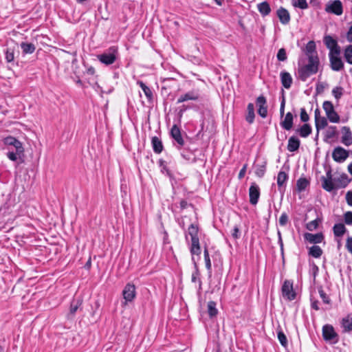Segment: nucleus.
Returning a JSON list of instances; mask_svg holds the SVG:
<instances>
[{
    "label": "nucleus",
    "instance_id": "47",
    "mask_svg": "<svg viewBox=\"0 0 352 352\" xmlns=\"http://www.w3.org/2000/svg\"><path fill=\"white\" fill-rule=\"evenodd\" d=\"M277 59L279 61H285L287 60V54L284 48H280L277 53Z\"/></svg>",
    "mask_w": 352,
    "mask_h": 352
},
{
    "label": "nucleus",
    "instance_id": "6",
    "mask_svg": "<svg viewBox=\"0 0 352 352\" xmlns=\"http://www.w3.org/2000/svg\"><path fill=\"white\" fill-rule=\"evenodd\" d=\"M325 11L340 16L343 12L342 3L340 0L331 1L326 5Z\"/></svg>",
    "mask_w": 352,
    "mask_h": 352
},
{
    "label": "nucleus",
    "instance_id": "29",
    "mask_svg": "<svg viewBox=\"0 0 352 352\" xmlns=\"http://www.w3.org/2000/svg\"><path fill=\"white\" fill-rule=\"evenodd\" d=\"M342 327L344 332H350L352 331V316L348 315L342 320Z\"/></svg>",
    "mask_w": 352,
    "mask_h": 352
},
{
    "label": "nucleus",
    "instance_id": "50",
    "mask_svg": "<svg viewBox=\"0 0 352 352\" xmlns=\"http://www.w3.org/2000/svg\"><path fill=\"white\" fill-rule=\"evenodd\" d=\"M289 221L288 215L286 212H283L279 218V224L281 226H285Z\"/></svg>",
    "mask_w": 352,
    "mask_h": 352
},
{
    "label": "nucleus",
    "instance_id": "13",
    "mask_svg": "<svg viewBox=\"0 0 352 352\" xmlns=\"http://www.w3.org/2000/svg\"><path fill=\"white\" fill-rule=\"evenodd\" d=\"M200 98V94L198 89H192L184 94L181 95L177 101V103H182L188 100H198Z\"/></svg>",
    "mask_w": 352,
    "mask_h": 352
},
{
    "label": "nucleus",
    "instance_id": "49",
    "mask_svg": "<svg viewBox=\"0 0 352 352\" xmlns=\"http://www.w3.org/2000/svg\"><path fill=\"white\" fill-rule=\"evenodd\" d=\"M344 221L346 225H352V212L347 211L344 214Z\"/></svg>",
    "mask_w": 352,
    "mask_h": 352
},
{
    "label": "nucleus",
    "instance_id": "14",
    "mask_svg": "<svg viewBox=\"0 0 352 352\" xmlns=\"http://www.w3.org/2000/svg\"><path fill=\"white\" fill-rule=\"evenodd\" d=\"M322 336L325 340L332 341L335 339L337 340L338 335L331 325L326 324L322 328ZM337 342V340H336L335 342Z\"/></svg>",
    "mask_w": 352,
    "mask_h": 352
},
{
    "label": "nucleus",
    "instance_id": "10",
    "mask_svg": "<svg viewBox=\"0 0 352 352\" xmlns=\"http://www.w3.org/2000/svg\"><path fill=\"white\" fill-rule=\"evenodd\" d=\"M170 135L174 141L176 142V147L181 149L185 144L184 138H182L180 129L174 124L170 129Z\"/></svg>",
    "mask_w": 352,
    "mask_h": 352
},
{
    "label": "nucleus",
    "instance_id": "38",
    "mask_svg": "<svg viewBox=\"0 0 352 352\" xmlns=\"http://www.w3.org/2000/svg\"><path fill=\"white\" fill-rule=\"evenodd\" d=\"M344 55L346 61L352 65V45L346 47Z\"/></svg>",
    "mask_w": 352,
    "mask_h": 352
},
{
    "label": "nucleus",
    "instance_id": "52",
    "mask_svg": "<svg viewBox=\"0 0 352 352\" xmlns=\"http://www.w3.org/2000/svg\"><path fill=\"white\" fill-rule=\"evenodd\" d=\"M318 226V222L317 219L313 220L307 224V229L313 231L316 230Z\"/></svg>",
    "mask_w": 352,
    "mask_h": 352
},
{
    "label": "nucleus",
    "instance_id": "41",
    "mask_svg": "<svg viewBox=\"0 0 352 352\" xmlns=\"http://www.w3.org/2000/svg\"><path fill=\"white\" fill-rule=\"evenodd\" d=\"M82 301L80 300H74L71 302L70 309H69V313L70 314L74 315L76 311L78 310V307L81 305Z\"/></svg>",
    "mask_w": 352,
    "mask_h": 352
},
{
    "label": "nucleus",
    "instance_id": "4",
    "mask_svg": "<svg viewBox=\"0 0 352 352\" xmlns=\"http://www.w3.org/2000/svg\"><path fill=\"white\" fill-rule=\"evenodd\" d=\"M324 111H325L327 119L333 123L340 122V116L334 109L333 104L330 101H324L322 104Z\"/></svg>",
    "mask_w": 352,
    "mask_h": 352
},
{
    "label": "nucleus",
    "instance_id": "9",
    "mask_svg": "<svg viewBox=\"0 0 352 352\" xmlns=\"http://www.w3.org/2000/svg\"><path fill=\"white\" fill-rule=\"evenodd\" d=\"M320 179L322 182V187L326 191L331 192L336 188L331 169H329L326 173V176L321 177Z\"/></svg>",
    "mask_w": 352,
    "mask_h": 352
},
{
    "label": "nucleus",
    "instance_id": "51",
    "mask_svg": "<svg viewBox=\"0 0 352 352\" xmlns=\"http://www.w3.org/2000/svg\"><path fill=\"white\" fill-rule=\"evenodd\" d=\"M318 292L324 303L329 304L330 302V299L324 290L322 288H320Z\"/></svg>",
    "mask_w": 352,
    "mask_h": 352
},
{
    "label": "nucleus",
    "instance_id": "43",
    "mask_svg": "<svg viewBox=\"0 0 352 352\" xmlns=\"http://www.w3.org/2000/svg\"><path fill=\"white\" fill-rule=\"evenodd\" d=\"M266 167L265 164H258L256 166L255 174L258 177H263L265 175Z\"/></svg>",
    "mask_w": 352,
    "mask_h": 352
},
{
    "label": "nucleus",
    "instance_id": "55",
    "mask_svg": "<svg viewBox=\"0 0 352 352\" xmlns=\"http://www.w3.org/2000/svg\"><path fill=\"white\" fill-rule=\"evenodd\" d=\"M191 280H192V282H193V283H195V282H197V280H199V283H201V280L199 279V272L197 266H195V270L192 274Z\"/></svg>",
    "mask_w": 352,
    "mask_h": 352
},
{
    "label": "nucleus",
    "instance_id": "27",
    "mask_svg": "<svg viewBox=\"0 0 352 352\" xmlns=\"http://www.w3.org/2000/svg\"><path fill=\"white\" fill-rule=\"evenodd\" d=\"M137 84L142 88L144 94H145L148 102H152L153 100V94L151 89L146 85L142 81H138Z\"/></svg>",
    "mask_w": 352,
    "mask_h": 352
},
{
    "label": "nucleus",
    "instance_id": "30",
    "mask_svg": "<svg viewBox=\"0 0 352 352\" xmlns=\"http://www.w3.org/2000/svg\"><path fill=\"white\" fill-rule=\"evenodd\" d=\"M23 54H32L36 50V47L33 43L22 42L20 44Z\"/></svg>",
    "mask_w": 352,
    "mask_h": 352
},
{
    "label": "nucleus",
    "instance_id": "12",
    "mask_svg": "<svg viewBox=\"0 0 352 352\" xmlns=\"http://www.w3.org/2000/svg\"><path fill=\"white\" fill-rule=\"evenodd\" d=\"M339 55L336 54H329L331 68L336 72H339L344 67V63Z\"/></svg>",
    "mask_w": 352,
    "mask_h": 352
},
{
    "label": "nucleus",
    "instance_id": "7",
    "mask_svg": "<svg viewBox=\"0 0 352 352\" xmlns=\"http://www.w3.org/2000/svg\"><path fill=\"white\" fill-rule=\"evenodd\" d=\"M122 296L125 300L124 305L132 302L136 296L135 285L131 283H127L122 291Z\"/></svg>",
    "mask_w": 352,
    "mask_h": 352
},
{
    "label": "nucleus",
    "instance_id": "21",
    "mask_svg": "<svg viewBox=\"0 0 352 352\" xmlns=\"http://www.w3.org/2000/svg\"><path fill=\"white\" fill-rule=\"evenodd\" d=\"M280 76L282 85L285 89H289L293 82V79L291 74L287 72L283 71L280 72Z\"/></svg>",
    "mask_w": 352,
    "mask_h": 352
},
{
    "label": "nucleus",
    "instance_id": "23",
    "mask_svg": "<svg viewBox=\"0 0 352 352\" xmlns=\"http://www.w3.org/2000/svg\"><path fill=\"white\" fill-rule=\"evenodd\" d=\"M304 236L307 241L311 243H320L323 240V235L322 233H305Z\"/></svg>",
    "mask_w": 352,
    "mask_h": 352
},
{
    "label": "nucleus",
    "instance_id": "33",
    "mask_svg": "<svg viewBox=\"0 0 352 352\" xmlns=\"http://www.w3.org/2000/svg\"><path fill=\"white\" fill-rule=\"evenodd\" d=\"M258 10L263 16L268 15L271 12V8L267 2L264 1L258 5Z\"/></svg>",
    "mask_w": 352,
    "mask_h": 352
},
{
    "label": "nucleus",
    "instance_id": "37",
    "mask_svg": "<svg viewBox=\"0 0 352 352\" xmlns=\"http://www.w3.org/2000/svg\"><path fill=\"white\" fill-rule=\"evenodd\" d=\"M208 312L210 317H214L217 314L218 311L216 308V303L214 301L208 302Z\"/></svg>",
    "mask_w": 352,
    "mask_h": 352
},
{
    "label": "nucleus",
    "instance_id": "56",
    "mask_svg": "<svg viewBox=\"0 0 352 352\" xmlns=\"http://www.w3.org/2000/svg\"><path fill=\"white\" fill-rule=\"evenodd\" d=\"M345 247L347 251L352 254V236H349L346 238Z\"/></svg>",
    "mask_w": 352,
    "mask_h": 352
},
{
    "label": "nucleus",
    "instance_id": "20",
    "mask_svg": "<svg viewBox=\"0 0 352 352\" xmlns=\"http://www.w3.org/2000/svg\"><path fill=\"white\" fill-rule=\"evenodd\" d=\"M294 116L291 112H287L285 118L280 122L281 127L287 131H289L293 127Z\"/></svg>",
    "mask_w": 352,
    "mask_h": 352
},
{
    "label": "nucleus",
    "instance_id": "15",
    "mask_svg": "<svg viewBox=\"0 0 352 352\" xmlns=\"http://www.w3.org/2000/svg\"><path fill=\"white\" fill-rule=\"evenodd\" d=\"M249 196L250 204L256 205L260 196V189L255 183H252L249 188Z\"/></svg>",
    "mask_w": 352,
    "mask_h": 352
},
{
    "label": "nucleus",
    "instance_id": "26",
    "mask_svg": "<svg viewBox=\"0 0 352 352\" xmlns=\"http://www.w3.org/2000/svg\"><path fill=\"white\" fill-rule=\"evenodd\" d=\"M151 144L153 146V151L157 153L160 154L163 151L164 146L162 144V141L156 136H154L151 139Z\"/></svg>",
    "mask_w": 352,
    "mask_h": 352
},
{
    "label": "nucleus",
    "instance_id": "44",
    "mask_svg": "<svg viewBox=\"0 0 352 352\" xmlns=\"http://www.w3.org/2000/svg\"><path fill=\"white\" fill-rule=\"evenodd\" d=\"M336 135V127L334 126H329L325 133L326 139H332Z\"/></svg>",
    "mask_w": 352,
    "mask_h": 352
},
{
    "label": "nucleus",
    "instance_id": "53",
    "mask_svg": "<svg viewBox=\"0 0 352 352\" xmlns=\"http://www.w3.org/2000/svg\"><path fill=\"white\" fill-rule=\"evenodd\" d=\"M300 120L302 122H307L309 120V115L307 114L306 110L305 108H301L300 109Z\"/></svg>",
    "mask_w": 352,
    "mask_h": 352
},
{
    "label": "nucleus",
    "instance_id": "5",
    "mask_svg": "<svg viewBox=\"0 0 352 352\" xmlns=\"http://www.w3.org/2000/svg\"><path fill=\"white\" fill-rule=\"evenodd\" d=\"M283 298L288 300H293L296 298V292L294 291L293 282L285 280L281 288Z\"/></svg>",
    "mask_w": 352,
    "mask_h": 352
},
{
    "label": "nucleus",
    "instance_id": "3",
    "mask_svg": "<svg viewBox=\"0 0 352 352\" xmlns=\"http://www.w3.org/2000/svg\"><path fill=\"white\" fill-rule=\"evenodd\" d=\"M118 55V47L117 46H111L102 54L98 55L97 58L102 64L109 65L115 63Z\"/></svg>",
    "mask_w": 352,
    "mask_h": 352
},
{
    "label": "nucleus",
    "instance_id": "18",
    "mask_svg": "<svg viewBox=\"0 0 352 352\" xmlns=\"http://www.w3.org/2000/svg\"><path fill=\"white\" fill-rule=\"evenodd\" d=\"M305 54L307 56L308 59L313 57L314 59L316 58V60H319L317 52L316 51V43L314 41H311L307 43L305 47Z\"/></svg>",
    "mask_w": 352,
    "mask_h": 352
},
{
    "label": "nucleus",
    "instance_id": "59",
    "mask_svg": "<svg viewBox=\"0 0 352 352\" xmlns=\"http://www.w3.org/2000/svg\"><path fill=\"white\" fill-rule=\"evenodd\" d=\"M310 300L311 308H313L315 310H319L320 308L318 307V301L317 300H315L312 296H311Z\"/></svg>",
    "mask_w": 352,
    "mask_h": 352
},
{
    "label": "nucleus",
    "instance_id": "60",
    "mask_svg": "<svg viewBox=\"0 0 352 352\" xmlns=\"http://www.w3.org/2000/svg\"><path fill=\"white\" fill-rule=\"evenodd\" d=\"M346 201L347 204L352 206V190L348 191L346 194Z\"/></svg>",
    "mask_w": 352,
    "mask_h": 352
},
{
    "label": "nucleus",
    "instance_id": "34",
    "mask_svg": "<svg viewBox=\"0 0 352 352\" xmlns=\"http://www.w3.org/2000/svg\"><path fill=\"white\" fill-rule=\"evenodd\" d=\"M309 182L305 177H300L297 180L296 186L299 192L304 191L309 186Z\"/></svg>",
    "mask_w": 352,
    "mask_h": 352
},
{
    "label": "nucleus",
    "instance_id": "46",
    "mask_svg": "<svg viewBox=\"0 0 352 352\" xmlns=\"http://www.w3.org/2000/svg\"><path fill=\"white\" fill-rule=\"evenodd\" d=\"M6 59L8 63H10L14 59V50L8 47L6 51Z\"/></svg>",
    "mask_w": 352,
    "mask_h": 352
},
{
    "label": "nucleus",
    "instance_id": "42",
    "mask_svg": "<svg viewBox=\"0 0 352 352\" xmlns=\"http://www.w3.org/2000/svg\"><path fill=\"white\" fill-rule=\"evenodd\" d=\"M204 255L206 267L208 270L209 272H211L212 265H211V261H210V256H209V253H208V250L207 248H205V249H204Z\"/></svg>",
    "mask_w": 352,
    "mask_h": 352
},
{
    "label": "nucleus",
    "instance_id": "62",
    "mask_svg": "<svg viewBox=\"0 0 352 352\" xmlns=\"http://www.w3.org/2000/svg\"><path fill=\"white\" fill-rule=\"evenodd\" d=\"M346 39L349 42L352 43V25L346 33Z\"/></svg>",
    "mask_w": 352,
    "mask_h": 352
},
{
    "label": "nucleus",
    "instance_id": "40",
    "mask_svg": "<svg viewBox=\"0 0 352 352\" xmlns=\"http://www.w3.org/2000/svg\"><path fill=\"white\" fill-rule=\"evenodd\" d=\"M292 5L296 8H299L302 10L308 8L307 0H292Z\"/></svg>",
    "mask_w": 352,
    "mask_h": 352
},
{
    "label": "nucleus",
    "instance_id": "57",
    "mask_svg": "<svg viewBox=\"0 0 352 352\" xmlns=\"http://www.w3.org/2000/svg\"><path fill=\"white\" fill-rule=\"evenodd\" d=\"M285 96H283L282 100L280 102V118H283L285 114Z\"/></svg>",
    "mask_w": 352,
    "mask_h": 352
},
{
    "label": "nucleus",
    "instance_id": "61",
    "mask_svg": "<svg viewBox=\"0 0 352 352\" xmlns=\"http://www.w3.org/2000/svg\"><path fill=\"white\" fill-rule=\"evenodd\" d=\"M247 167H248V165L245 164L243 165V166L242 167V168L241 169V170L239 171V179H242L244 176H245V172H246V170H247Z\"/></svg>",
    "mask_w": 352,
    "mask_h": 352
},
{
    "label": "nucleus",
    "instance_id": "11",
    "mask_svg": "<svg viewBox=\"0 0 352 352\" xmlns=\"http://www.w3.org/2000/svg\"><path fill=\"white\" fill-rule=\"evenodd\" d=\"M349 157V152L341 146L336 147L332 153L333 160L338 163L344 162Z\"/></svg>",
    "mask_w": 352,
    "mask_h": 352
},
{
    "label": "nucleus",
    "instance_id": "63",
    "mask_svg": "<svg viewBox=\"0 0 352 352\" xmlns=\"http://www.w3.org/2000/svg\"><path fill=\"white\" fill-rule=\"evenodd\" d=\"M341 177H342L343 182L341 183V185L338 186V187H345L348 184L347 176L346 175H344L341 176Z\"/></svg>",
    "mask_w": 352,
    "mask_h": 352
},
{
    "label": "nucleus",
    "instance_id": "36",
    "mask_svg": "<svg viewBox=\"0 0 352 352\" xmlns=\"http://www.w3.org/2000/svg\"><path fill=\"white\" fill-rule=\"evenodd\" d=\"M288 179V175L284 171H280L277 176V185L279 188L282 187Z\"/></svg>",
    "mask_w": 352,
    "mask_h": 352
},
{
    "label": "nucleus",
    "instance_id": "25",
    "mask_svg": "<svg viewBox=\"0 0 352 352\" xmlns=\"http://www.w3.org/2000/svg\"><path fill=\"white\" fill-rule=\"evenodd\" d=\"M346 228L344 223H336L333 227V232L335 237H342L346 232Z\"/></svg>",
    "mask_w": 352,
    "mask_h": 352
},
{
    "label": "nucleus",
    "instance_id": "8",
    "mask_svg": "<svg viewBox=\"0 0 352 352\" xmlns=\"http://www.w3.org/2000/svg\"><path fill=\"white\" fill-rule=\"evenodd\" d=\"M324 43L326 47L330 50L329 54H340V47L338 44V42L330 35H327L323 39Z\"/></svg>",
    "mask_w": 352,
    "mask_h": 352
},
{
    "label": "nucleus",
    "instance_id": "19",
    "mask_svg": "<svg viewBox=\"0 0 352 352\" xmlns=\"http://www.w3.org/2000/svg\"><path fill=\"white\" fill-rule=\"evenodd\" d=\"M342 142L345 146H350L352 144V133L350 130V128L348 126H342Z\"/></svg>",
    "mask_w": 352,
    "mask_h": 352
},
{
    "label": "nucleus",
    "instance_id": "2",
    "mask_svg": "<svg viewBox=\"0 0 352 352\" xmlns=\"http://www.w3.org/2000/svg\"><path fill=\"white\" fill-rule=\"evenodd\" d=\"M199 228L197 225L191 223L188 228V232L185 234V238L187 240L189 235L191 239V244L190 247V252L192 255H199L201 254V247L199 243V239L198 237Z\"/></svg>",
    "mask_w": 352,
    "mask_h": 352
},
{
    "label": "nucleus",
    "instance_id": "17",
    "mask_svg": "<svg viewBox=\"0 0 352 352\" xmlns=\"http://www.w3.org/2000/svg\"><path fill=\"white\" fill-rule=\"evenodd\" d=\"M3 141L4 144L8 146H13L15 148V150H18L19 152H24L22 143L16 138L12 136H8L5 138Z\"/></svg>",
    "mask_w": 352,
    "mask_h": 352
},
{
    "label": "nucleus",
    "instance_id": "45",
    "mask_svg": "<svg viewBox=\"0 0 352 352\" xmlns=\"http://www.w3.org/2000/svg\"><path fill=\"white\" fill-rule=\"evenodd\" d=\"M278 339L283 346L286 347L287 346V339L283 331L280 330L278 331Z\"/></svg>",
    "mask_w": 352,
    "mask_h": 352
},
{
    "label": "nucleus",
    "instance_id": "39",
    "mask_svg": "<svg viewBox=\"0 0 352 352\" xmlns=\"http://www.w3.org/2000/svg\"><path fill=\"white\" fill-rule=\"evenodd\" d=\"M23 153V152H19V151H18V150H16L15 151H9L7 153V157L11 161L15 162L18 160V158L20 157V155Z\"/></svg>",
    "mask_w": 352,
    "mask_h": 352
},
{
    "label": "nucleus",
    "instance_id": "48",
    "mask_svg": "<svg viewBox=\"0 0 352 352\" xmlns=\"http://www.w3.org/2000/svg\"><path fill=\"white\" fill-rule=\"evenodd\" d=\"M343 89L341 87H336L332 90V94L337 99H340L342 95Z\"/></svg>",
    "mask_w": 352,
    "mask_h": 352
},
{
    "label": "nucleus",
    "instance_id": "64",
    "mask_svg": "<svg viewBox=\"0 0 352 352\" xmlns=\"http://www.w3.org/2000/svg\"><path fill=\"white\" fill-rule=\"evenodd\" d=\"M179 205H180L181 209L183 210V209L186 208L189 204H188V202L186 200H181Z\"/></svg>",
    "mask_w": 352,
    "mask_h": 352
},
{
    "label": "nucleus",
    "instance_id": "22",
    "mask_svg": "<svg viewBox=\"0 0 352 352\" xmlns=\"http://www.w3.org/2000/svg\"><path fill=\"white\" fill-rule=\"evenodd\" d=\"M277 16L280 23L283 25H287L290 21V14L289 12L282 7L277 10Z\"/></svg>",
    "mask_w": 352,
    "mask_h": 352
},
{
    "label": "nucleus",
    "instance_id": "35",
    "mask_svg": "<svg viewBox=\"0 0 352 352\" xmlns=\"http://www.w3.org/2000/svg\"><path fill=\"white\" fill-rule=\"evenodd\" d=\"M309 254L314 258H320L322 254V250L318 245H313L309 248Z\"/></svg>",
    "mask_w": 352,
    "mask_h": 352
},
{
    "label": "nucleus",
    "instance_id": "16",
    "mask_svg": "<svg viewBox=\"0 0 352 352\" xmlns=\"http://www.w3.org/2000/svg\"><path fill=\"white\" fill-rule=\"evenodd\" d=\"M266 103V98L263 96H260L256 98V104L258 107V113L263 118H266L267 115V107Z\"/></svg>",
    "mask_w": 352,
    "mask_h": 352
},
{
    "label": "nucleus",
    "instance_id": "1",
    "mask_svg": "<svg viewBox=\"0 0 352 352\" xmlns=\"http://www.w3.org/2000/svg\"><path fill=\"white\" fill-rule=\"evenodd\" d=\"M319 60L311 57L308 59V63L300 66L298 69V78L302 82H305L311 75L316 74L318 71Z\"/></svg>",
    "mask_w": 352,
    "mask_h": 352
},
{
    "label": "nucleus",
    "instance_id": "58",
    "mask_svg": "<svg viewBox=\"0 0 352 352\" xmlns=\"http://www.w3.org/2000/svg\"><path fill=\"white\" fill-rule=\"evenodd\" d=\"M232 236L235 239H237L240 237V231H239L238 226L234 227L232 232Z\"/></svg>",
    "mask_w": 352,
    "mask_h": 352
},
{
    "label": "nucleus",
    "instance_id": "31",
    "mask_svg": "<svg viewBox=\"0 0 352 352\" xmlns=\"http://www.w3.org/2000/svg\"><path fill=\"white\" fill-rule=\"evenodd\" d=\"M248 113L245 117L246 121L249 124H252L254 122L255 113H254V106L252 103H249L247 107Z\"/></svg>",
    "mask_w": 352,
    "mask_h": 352
},
{
    "label": "nucleus",
    "instance_id": "54",
    "mask_svg": "<svg viewBox=\"0 0 352 352\" xmlns=\"http://www.w3.org/2000/svg\"><path fill=\"white\" fill-rule=\"evenodd\" d=\"M159 164L162 168V173L165 172L168 176H170V172L168 170V168H167L165 161H164L162 160H160Z\"/></svg>",
    "mask_w": 352,
    "mask_h": 352
},
{
    "label": "nucleus",
    "instance_id": "24",
    "mask_svg": "<svg viewBox=\"0 0 352 352\" xmlns=\"http://www.w3.org/2000/svg\"><path fill=\"white\" fill-rule=\"evenodd\" d=\"M300 144L299 139L295 136H292L288 140L287 149L290 152H294L299 148Z\"/></svg>",
    "mask_w": 352,
    "mask_h": 352
},
{
    "label": "nucleus",
    "instance_id": "28",
    "mask_svg": "<svg viewBox=\"0 0 352 352\" xmlns=\"http://www.w3.org/2000/svg\"><path fill=\"white\" fill-rule=\"evenodd\" d=\"M327 124V119L323 116L315 120V126L317 131L316 138L318 137L320 130L324 129Z\"/></svg>",
    "mask_w": 352,
    "mask_h": 352
},
{
    "label": "nucleus",
    "instance_id": "32",
    "mask_svg": "<svg viewBox=\"0 0 352 352\" xmlns=\"http://www.w3.org/2000/svg\"><path fill=\"white\" fill-rule=\"evenodd\" d=\"M312 129L309 124H304L298 130V132L302 138H307L311 133Z\"/></svg>",
    "mask_w": 352,
    "mask_h": 352
}]
</instances>
